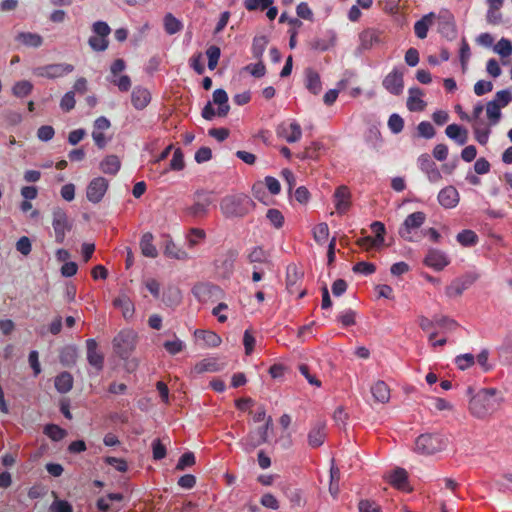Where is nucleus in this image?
Returning <instances> with one entry per match:
<instances>
[{
	"mask_svg": "<svg viewBox=\"0 0 512 512\" xmlns=\"http://www.w3.org/2000/svg\"><path fill=\"white\" fill-rule=\"evenodd\" d=\"M498 394L495 388H483L473 395L469 402L470 413L479 419H483L496 411L500 405V400L496 397Z\"/></svg>",
	"mask_w": 512,
	"mask_h": 512,
	"instance_id": "obj_1",
	"label": "nucleus"
},
{
	"mask_svg": "<svg viewBox=\"0 0 512 512\" xmlns=\"http://www.w3.org/2000/svg\"><path fill=\"white\" fill-rule=\"evenodd\" d=\"M254 207V201L244 193L226 195L220 201V211L225 218H242Z\"/></svg>",
	"mask_w": 512,
	"mask_h": 512,
	"instance_id": "obj_2",
	"label": "nucleus"
},
{
	"mask_svg": "<svg viewBox=\"0 0 512 512\" xmlns=\"http://www.w3.org/2000/svg\"><path fill=\"white\" fill-rule=\"evenodd\" d=\"M448 440L440 433L421 434L415 442V450L418 453L431 455L444 450Z\"/></svg>",
	"mask_w": 512,
	"mask_h": 512,
	"instance_id": "obj_3",
	"label": "nucleus"
},
{
	"mask_svg": "<svg viewBox=\"0 0 512 512\" xmlns=\"http://www.w3.org/2000/svg\"><path fill=\"white\" fill-rule=\"evenodd\" d=\"M112 343L114 352L126 360L136 348L137 334L133 330H122L114 337Z\"/></svg>",
	"mask_w": 512,
	"mask_h": 512,
	"instance_id": "obj_4",
	"label": "nucleus"
},
{
	"mask_svg": "<svg viewBox=\"0 0 512 512\" xmlns=\"http://www.w3.org/2000/svg\"><path fill=\"white\" fill-rule=\"evenodd\" d=\"M426 221V214L422 211H417L409 214L399 228V235L405 241L414 242L415 238L413 233L419 229Z\"/></svg>",
	"mask_w": 512,
	"mask_h": 512,
	"instance_id": "obj_5",
	"label": "nucleus"
},
{
	"mask_svg": "<svg viewBox=\"0 0 512 512\" xmlns=\"http://www.w3.org/2000/svg\"><path fill=\"white\" fill-rule=\"evenodd\" d=\"M52 227L55 233V241L62 244L65 240L66 233L72 229V224L68 219L66 211L62 208H55L52 213Z\"/></svg>",
	"mask_w": 512,
	"mask_h": 512,
	"instance_id": "obj_6",
	"label": "nucleus"
},
{
	"mask_svg": "<svg viewBox=\"0 0 512 512\" xmlns=\"http://www.w3.org/2000/svg\"><path fill=\"white\" fill-rule=\"evenodd\" d=\"M74 71V66L67 63H55L44 66L35 67L32 70L33 75L37 77L56 79L63 77Z\"/></svg>",
	"mask_w": 512,
	"mask_h": 512,
	"instance_id": "obj_7",
	"label": "nucleus"
},
{
	"mask_svg": "<svg viewBox=\"0 0 512 512\" xmlns=\"http://www.w3.org/2000/svg\"><path fill=\"white\" fill-rule=\"evenodd\" d=\"M237 257V251L230 249L215 260V269L221 278L229 279L232 276Z\"/></svg>",
	"mask_w": 512,
	"mask_h": 512,
	"instance_id": "obj_8",
	"label": "nucleus"
},
{
	"mask_svg": "<svg viewBox=\"0 0 512 512\" xmlns=\"http://www.w3.org/2000/svg\"><path fill=\"white\" fill-rule=\"evenodd\" d=\"M210 194L205 191H197L195 196L198 197V200L185 209V214L193 218L205 217L208 214L209 206L213 202Z\"/></svg>",
	"mask_w": 512,
	"mask_h": 512,
	"instance_id": "obj_9",
	"label": "nucleus"
},
{
	"mask_svg": "<svg viewBox=\"0 0 512 512\" xmlns=\"http://www.w3.org/2000/svg\"><path fill=\"white\" fill-rule=\"evenodd\" d=\"M192 293L199 302L207 303L219 299L223 291L212 283H198L192 288Z\"/></svg>",
	"mask_w": 512,
	"mask_h": 512,
	"instance_id": "obj_10",
	"label": "nucleus"
},
{
	"mask_svg": "<svg viewBox=\"0 0 512 512\" xmlns=\"http://www.w3.org/2000/svg\"><path fill=\"white\" fill-rule=\"evenodd\" d=\"M478 276L474 273H466L465 275L454 279L447 287L446 294L448 297H457L468 289L476 280Z\"/></svg>",
	"mask_w": 512,
	"mask_h": 512,
	"instance_id": "obj_11",
	"label": "nucleus"
},
{
	"mask_svg": "<svg viewBox=\"0 0 512 512\" xmlns=\"http://www.w3.org/2000/svg\"><path fill=\"white\" fill-rule=\"evenodd\" d=\"M108 187L109 183L104 177L92 179L87 186V199L94 204L99 203L106 194Z\"/></svg>",
	"mask_w": 512,
	"mask_h": 512,
	"instance_id": "obj_12",
	"label": "nucleus"
},
{
	"mask_svg": "<svg viewBox=\"0 0 512 512\" xmlns=\"http://www.w3.org/2000/svg\"><path fill=\"white\" fill-rule=\"evenodd\" d=\"M417 162L420 170L427 175L430 182L437 183L442 179L440 170L429 154H421Z\"/></svg>",
	"mask_w": 512,
	"mask_h": 512,
	"instance_id": "obj_13",
	"label": "nucleus"
},
{
	"mask_svg": "<svg viewBox=\"0 0 512 512\" xmlns=\"http://www.w3.org/2000/svg\"><path fill=\"white\" fill-rule=\"evenodd\" d=\"M423 263L427 267L441 271L450 264V259L443 251L431 248L428 250Z\"/></svg>",
	"mask_w": 512,
	"mask_h": 512,
	"instance_id": "obj_14",
	"label": "nucleus"
},
{
	"mask_svg": "<svg viewBox=\"0 0 512 512\" xmlns=\"http://www.w3.org/2000/svg\"><path fill=\"white\" fill-rule=\"evenodd\" d=\"M383 87L394 95L402 93L404 88L403 83V72L394 68L388 75L383 79Z\"/></svg>",
	"mask_w": 512,
	"mask_h": 512,
	"instance_id": "obj_15",
	"label": "nucleus"
},
{
	"mask_svg": "<svg viewBox=\"0 0 512 512\" xmlns=\"http://www.w3.org/2000/svg\"><path fill=\"white\" fill-rule=\"evenodd\" d=\"M87 361L95 368L96 372H100L104 367V355L98 350V343L95 339L86 340Z\"/></svg>",
	"mask_w": 512,
	"mask_h": 512,
	"instance_id": "obj_16",
	"label": "nucleus"
},
{
	"mask_svg": "<svg viewBox=\"0 0 512 512\" xmlns=\"http://www.w3.org/2000/svg\"><path fill=\"white\" fill-rule=\"evenodd\" d=\"M273 424L272 418L269 416L265 425L259 427L257 430L250 432L245 438V442L250 448H255L268 440V431Z\"/></svg>",
	"mask_w": 512,
	"mask_h": 512,
	"instance_id": "obj_17",
	"label": "nucleus"
},
{
	"mask_svg": "<svg viewBox=\"0 0 512 512\" xmlns=\"http://www.w3.org/2000/svg\"><path fill=\"white\" fill-rule=\"evenodd\" d=\"M222 369V365L217 358L210 357L197 362L190 370L191 377H197L205 372H218Z\"/></svg>",
	"mask_w": 512,
	"mask_h": 512,
	"instance_id": "obj_18",
	"label": "nucleus"
},
{
	"mask_svg": "<svg viewBox=\"0 0 512 512\" xmlns=\"http://www.w3.org/2000/svg\"><path fill=\"white\" fill-rule=\"evenodd\" d=\"M351 193L346 186H339L334 193V204L339 214H344L348 211L351 204Z\"/></svg>",
	"mask_w": 512,
	"mask_h": 512,
	"instance_id": "obj_19",
	"label": "nucleus"
},
{
	"mask_svg": "<svg viewBox=\"0 0 512 512\" xmlns=\"http://www.w3.org/2000/svg\"><path fill=\"white\" fill-rule=\"evenodd\" d=\"M459 193L457 189L453 186H447L440 190L438 194V202L439 204L447 209H451L457 206L459 203Z\"/></svg>",
	"mask_w": 512,
	"mask_h": 512,
	"instance_id": "obj_20",
	"label": "nucleus"
},
{
	"mask_svg": "<svg viewBox=\"0 0 512 512\" xmlns=\"http://www.w3.org/2000/svg\"><path fill=\"white\" fill-rule=\"evenodd\" d=\"M326 438V424L318 421L308 433V443L312 448L320 447Z\"/></svg>",
	"mask_w": 512,
	"mask_h": 512,
	"instance_id": "obj_21",
	"label": "nucleus"
},
{
	"mask_svg": "<svg viewBox=\"0 0 512 512\" xmlns=\"http://www.w3.org/2000/svg\"><path fill=\"white\" fill-rule=\"evenodd\" d=\"M113 306L122 312V316L126 319H132L135 313L133 301L125 293H121L113 300Z\"/></svg>",
	"mask_w": 512,
	"mask_h": 512,
	"instance_id": "obj_22",
	"label": "nucleus"
},
{
	"mask_svg": "<svg viewBox=\"0 0 512 512\" xmlns=\"http://www.w3.org/2000/svg\"><path fill=\"white\" fill-rule=\"evenodd\" d=\"M381 32L379 30L368 28L359 35L361 47L365 50L371 49L374 45L382 42Z\"/></svg>",
	"mask_w": 512,
	"mask_h": 512,
	"instance_id": "obj_23",
	"label": "nucleus"
},
{
	"mask_svg": "<svg viewBox=\"0 0 512 512\" xmlns=\"http://www.w3.org/2000/svg\"><path fill=\"white\" fill-rule=\"evenodd\" d=\"M389 483L400 490H408V474L405 469L397 468L393 470L388 476Z\"/></svg>",
	"mask_w": 512,
	"mask_h": 512,
	"instance_id": "obj_24",
	"label": "nucleus"
},
{
	"mask_svg": "<svg viewBox=\"0 0 512 512\" xmlns=\"http://www.w3.org/2000/svg\"><path fill=\"white\" fill-rule=\"evenodd\" d=\"M435 17V13L430 12L414 24V32L419 39H425L427 37L429 28L432 26Z\"/></svg>",
	"mask_w": 512,
	"mask_h": 512,
	"instance_id": "obj_25",
	"label": "nucleus"
},
{
	"mask_svg": "<svg viewBox=\"0 0 512 512\" xmlns=\"http://www.w3.org/2000/svg\"><path fill=\"white\" fill-rule=\"evenodd\" d=\"M150 92L142 87H135L131 94V102L136 109H144L150 102Z\"/></svg>",
	"mask_w": 512,
	"mask_h": 512,
	"instance_id": "obj_26",
	"label": "nucleus"
},
{
	"mask_svg": "<svg viewBox=\"0 0 512 512\" xmlns=\"http://www.w3.org/2000/svg\"><path fill=\"white\" fill-rule=\"evenodd\" d=\"M371 394L375 401L382 404L387 403L390 400V389L382 380H378L371 386Z\"/></svg>",
	"mask_w": 512,
	"mask_h": 512,
	"instance_id": "obj_27",
	"label": "nucleus"
},
{
	"mask_svg": "<svg viewBox=\"0 0 512 512\" xmlns=\"http://www.w3.org/2000/svg\"><path fill=\"white\" fill-rule=\"evenodd\" d=\"M164 255L168 258L177 260L189 259L188 253L185 250L178 248L170 236H166Z\"/></svg>",
	"mask_w": 512,
	"mask_h": 512,
	"instance_id": "obj_28",
	"label": "nucleus"
},
{
	"mask_svg": "<svg viewBox=\"0 0 512 512\" xmlns=\"http://www.w3.org/2000/svg\"><path fill=\"white\" fill-rule=\"evenodd\" d=\"M194 335L196 338L203 340L205 346L208 348H216L222 342L221 337L217 333L210 330L197 329L194 331Z\"/></svg>",
	"mask_w": 512,
	"mask_h": 512,
	"instance_id": "obj_29",
	"label": "nucleus"
},
{
	"mask_svg": "<svg viewBox=\"0 0 512 512\" xmlns=\"http://www.w3.org/2000/svg\"><path fill=\"white\" fill-rule=\"evenodd\" d=\"M213 104L218 105L217 115L226 116L229 112L228 95L224 89H216L213 92Z\"/></svg>",
	"mask_w": 512,
	"mask_h": 512,
	"instance_id": "obj_30",
	"label": "nucleus"
},
{
	"mask_svg": "<svg viewBox=\"0 0 512 512\" xmlns=\"http://www.w3.org/2000/svg\"><path fill=\"white\" fill-rule=\"evenodd\" d=\"M153 235L150 232H146L142 235L140 240V249L145 257L156 258L158 251L153 244Z\"/></svg>",
	"mask_w": 512,
	"mask_h": 512,
	"instance_id": "obj_31",
	"label": "nucleus"
},
{
	"mask_svg": "<svg viewBox=\"0 0 512 512\" xmlns=\"http://www.w3.org/2000/svg\"><path fill=\"white\" fill-rule=\"evenodd\" d=\"M100 170L108 175H116L121 167V162L116 155L105 157L100 163Z\"/></svg>",
	"mask_w": 512,
	"mask_h": 512,
	"instance_id": "obj_32",
	"label": "nucleus"
},
{
	"mask_svg": "<svg viewBox=\"0 0 512 512\" xmlns=\"http://www.w3.org/2000/svg\"><path fill=\"white\" fill-rule=\"evenodd\" d=\"M73 387V377L69 372H61L55 378V388L59 393L65 394Z\"/></svg>",
	"mask_w": 512,
	"mask_h": 512,
	"instance_id": "obj_33",
	"label": "nucleus"
},
{
	"mask_svg": "<svg viewBox=\"0 0 512 512\" xmlns=\"http://www.w3.org/2000/svg\"><path fill=\"white\" fill-rule=\"evenodd\" d=\"M456 240L463 247H472L478 243L479 238L473 230L464 229L457 234Z\"/></svg>",
	"mask_w": 512,
	"mask_h": 512,
	"instance_id": "obj_34",
	"label": "nucleus"
},
{
	"mask_svg": "<svg viewBox=\"0 0 512 512\" xmlns=\"http://www.w3.org/2000/svg\"><path fill=\"white\" fill-rule=\"evenodd\" d=\"M16 40L29 47H40L43 39L39 34L31 32H21L16 36Z\"/></svg>",
	"mask_w": 512,
	"mask_h": 512,
	"instance_id": "obj_35",
	"label": "nucleus"
},
{
	"mask_svg": "<svg viewBox=\"0 0 512 512\" xmlns=\"http://www.w3.org/2000/svg\"><path fill=\"white\" fill-rule=\"evenodd\" d=\"M306 88L314 95L319 94L322 90L319 74L311 69L306 73Z\"/></svg>",
	"mask_w": 512,
	"mask_h": 512,
	"instance_id": "obj_36",
	"label": "nucleus"
},
{
	"mask_svg": "<svg viewBox=\"0 0 512 512\" xmlns=\"http://www.w3.org/2000/svg\"><path fill=\"white\" fill-rule=\"evenodd\" d=\"M485 110L489 124L497 125L502 115L500 105L491 100L486 104Z\"/></svg>",
	"mask_w": 512,
	"mask_h": 512,
	"instance_id": "obj_37",
	"label": "nucleus"
},
{
	"mask_svg": "<svg viewBox=\"0 0 512 512\" xmlns=\"http://www.w3.org/2000/svg\"><path fill=\"white\" fill-rule=\"evenodd\" d=\"M164 28L167 34L174 35L182 30L183 24L171 13H168L164 17Z\"/></svg>",
	"mask_w": 512,
	"mask_h": 512,
	"instance_id": "obj_38",
	"label": "nucleus"
},
{
	"mask_svg": "<svg viewBox=\"0 0 512 512\" xmlns=\"http://www.w3.org/2000/svg\"><path fill=\"white\" fill-rule=\"evenodd\" d=\"M268 256V253L261 246H255L249 251L247 259L251 264H262L268 262Z\"/></svg>",
	"mask_w": 512,
	"mask_h": 512,
	"instance_id": "obj_39",
	"label": "nucleus"
},
{
	"mask_svg": "<svg viewBox=\"0 0 512 512\" xmlns=\"http://www.w3.org/2000/svg\"><path fill=\"white\" fill-rule=\"evenodd\" d=\"M163 347L170 355H176L181 353L186 348V344L184 341L179 339L176 334H173V339L166 340L163 343Z\"/></svg>",
	"mask_w": 512,
	"mask_h": 512,
	"instance_id": "obj_40",
	"label": "nucleus"
},
{
	"mask_svg": "<svg viewBox=\"0 0 512 512\" xmlns=\"http://www.w3.org/2000/svg\"><path fill=\"white\" fill-rule=\"evenodd\" d=\"M33 90V84L28 80L16 82L12 87V93L15 97L23 98L28 96Z\"/></svg>",
	"mask_w": 512,
	"mask_h": 512,
	"instance_id": "obj_41",
	"label": "nucleus"
},
{
	"mask_svg": "<svg viewBox=\"0 0 512 512\" xmlns=\"http://www.w3.org/2000/svg\"><path fill=\"white\" fill-rule=\"evenodd\" d=\"M435 324L436 327L440 328L443 332H451L458 327V323L448 316L435 315Z\"/></svg>",
	"mask_w": 512,
	"mask_h": 512,
	"instance_id": "obj_42",
	"label": "nucleus"
},
{
	"mask_svg": "<svg viewBox=\"0 0 512 512\" xmlns=\"http://www.w3.org/2000/svg\"><path fill=\"white\" fill-rule=\"evenodd\" d=\"M313 238L318 244H324L329 237V227L327 223H319L314 226L313 230Z\"/></svg>",
	"mask_w": 512,
	"mask_h": 512,
	"instance_id": "obj_43",
	"label": "nucleus"
},
{
	"mask_svg": "<svg viewBox=\"0 0 512 512\" xmlns=\"http://www.w3.org/2000/svg\"><path fill=\"white\" fill-rule=\"evenodd\" d=\"M88 45L95 52H103L108 49L109 40L108 38L92 35L88 39Z\"/></svg>",
	"mask_w": 512,
	"mask_h": 512,
	"instance_id": "obj_44",
	"label": "nucleus"
},
{
	"mask_svg": "<svg viewBox=\"0 0 512 512\" xmlns=\"http://www.w3.org/2000/svg\"><path fill=\"white\" fill-rule=\"evenodd\" d=\"M493 50L502 58L509 57L512 54V42L507 38H501L494 45Z\"/></svg>",
	"mask_w": 512,
	"mask_h": 512,
	"instance_id": "obj_45",
	"label": "nucleus"
},
{
	"mask_svg": "<svg viewBox=\"0 0 512 512\" xmlns=\"http://www.w3.org/2000/svg\"><path fill=\"white\" fill-rule=\"evenodd\" d=\"M268 40L265 36L255 37L252 43V54L256 59H260L266 49Z\"/></svg>",
	"mask_w": 512,
	"mask_h": 512,
	"instance_id": "obj_46",
	"label": "nucleus"
},
{
	"mask_svg": "<svg viewBox=\"0 0 512 512\" xmlns=\"http://www.w3.org/2000/svg\"><path fill=\"white\" fill-rule=\"evenodd\" d=\"M44 433L53 441H60L66 435V431L56 424L46 425L44 428Z\"/></svg>",
	"mask_w": 512,
	"mask_h": 512,
	"instance_id": "obj_47",
	"label": "nucleus"
},
{
	"mask_svg": "<svg viewBox=\"0 0 512 512\" xmlns=\"http://www.w3.org/2000/svg\"><path fill=\"white\" fill-rule=\"evenodd\" d=\"M339 481H340V471L337 467L332 465V467L330 469L329 491L333 497H336L339 493Z\"/></svg>",
	"mask_w": 512,
	"mask_h": 512,
	"instance_id": "obj_48",
	"label": "nucleus"
},
{
	"mask_svg": "<svg viewBox=\"0 0 512 512\" xmlns=\"http://www.w3.org/2000/svg\"><path fill=\"white\" fill-rule=\"evenodd\" d=\"M266 217L270 221L271 225H273L276 229H280L284 224V216L278 209H268Z\"/></svg>",
	"mask_w": 512,
	"mask_h": 512,
	"instance_id": "obj_49",
	"label": "nucleus"
},
{
	"mask_svg": "<svg viewBox=\"0 0 512 512\" xmlns=\"http://www.w3.org/2000/svg\"><path fill=\"white\" fill-rule=\"evenodd\" d=\"M206 238V233L200 228H191L187 235L189 247H194Z\"/></svg>",
	"mask_w": 512,
	"mask_h": 512,
	"instance_id": "obj_50",
	"label": "nucleus"
},
{
	"mask_svg": "<svg viewBox=\"0 0 512 512\" xmlns=\"http://www.w3.org/2000/svg\"><path fill=\"white\" fill-rule=\"evenodd\" d=\"M475 363V357L471 353L460 354L455 358V364L458 369L466 370L473 366Z\"/></svg>",
	"mask_w": 512,
	"mask_h": 512,
	"instance_id": "obj_51",
	"label": "nucleus"
},
{
	"mask_svg": "<svg viewBox=\"0 0 512 512\" xmlns=\"http://www.w3.org/2000/svg\"><path fill=\"white\" fill-rule=\"evenodd\" d=\"M273 0H244V7L248 11L265 10L272 5Z\"/></svg>",
	"mask_w": 512,
	"mask_h": 512,
	"instance_id": "obj_52",
	"label": "nucleus"
},
{
	"mask_svg": "<svg viewBox=\"0 0 512 512\" xmlns=\"http://www.w3.org/2000/svg\"><path fill=\"white\" fill-rule=\"evenodd\" d=\"M91 30L94 35L101 36L104 38H108L109 34L111 33V28L105 21H96L92 24Z\"/></svg>",
	"mask_w": 512,
	"mask_h": 512,
	"instance_id": "obj_53",
	"label": "nucleus"
},
{
	"mask_svg": "<svg viewBox=\"0 0 512 512\" xmlns=\"http://www.w3.org/2000/svg\"><path fill=\"white\" fill-rule=\"evenodd\" d=\"M445 132L458 145H464L468 140V130H445Z\"/></svg>",
	"mask_w": 512,
	"mask_h": 512,
	"instance_id": "obj_54",
	"label": "nucleus"
},
{
	"mask_svg": "<svg viewBox=\"0 0 512 512\" xmlns=\"http://www.w3.org/2000/svg\"><path fill=\"white\" fill-rule=\"evenodd\" d=\"M352 270L354 273L367 276L373 274L376 271V266L370 262L360 261L353 266Z\"/></svg>",
	"mask_w": 512,
	"mask_h": 512,
	"instance_id": "obj_55",
	"label": "nucleus"
},
{
	"mask_svg": "<svg viewBox=\"0 0 512 512\" xmlns=\"http://www.w3.org/2000/svg\"><path fill=\"white\" fill-rule=\"evenodd\" d=\"M16 250L23 256H28L32 251L31 240L27 236L20 237L16 242Z\"/></svg>",
	"mask_w": 512,
	"mask_h": 512,
	"instance_id": "obj_56",
	"label": "nucleus"
},
{
	"mask_svg": "<svg viewBox=\"0 0 512 512\" xmlns=\"http://www.w3.org/2000/svg\"><path fill=\"white\" fill-rule=\"evenodd\" d=\"M113 83L121 92H127L131 88V79L128 75H122L110 78Z\"/></svg>",
	"mask_w": 512,
	"mask_h": 512,
	"instance_id": "obj_57",
	"label": "nucleus"
},
{
	"mask_svg": "<svg viewBox=\"0 0 512 512\" xmlns=\"http://www.w3.org/2000/svg\"><path fill=\"white\" fill-rule=\"evenodd\" d=\"M356 313L352 309H347L338 315V321L344 326L349 327L356 323Z\"/></svg>",
	"mask_w": 512,
	"mask_h": 512,
	"instance_id": "obj_58",
	"label": "nucleus"
},
{
	"mask_svg": "<svg viewBox=\"0 0 512 512\" xmlns=\"http://www.w3.org/2000/svg\"><path fill=\"white\" fill-rule=\"evenodd\" d=\"M371 230L375 234L376 242L383 245L384 243V236L386 233L385 225L380 221H374L370 225Z\"/></svg>",
	"mask_w": 512,
	"mask_h": 512,
	"instance_id": "obj_59",
	"label": "nucleus"
},
{
	"mask_svg": "<svg viewBox=\"0 0 512 512\" xmlns=\"http://www.w3.org/2000/svg\"><path fill=\"white\" fill-rule=\"evenodd\" d=\"M278 136L288 143H294L301 139V130H278Z\"/></svg>",
	"mask_w": 512,
	"mask_h": 512,
	"instance_id": "obj_60",
	"label": "nucleus"
},
{
	"mask_svg": "<svg viewBox=\"0 0 512 512\" xmlns=\"http://www.w3.org/2000/svg\"><path fill=\"white\" fill-rule=\"evenodd\" d=\"M493 101L502 109L512 101V94L508 90H500L496 92Z\"/></svg>",
	"mask_w": 512,
	"mask_h": 512,
	"instance_id": "obj_61",
	"label": "nucleus"
},
{
	"mask_svg": "<svg viewBox=\"0 0 512 512\" xmlns=\"http://www.w3.org/2000/svg\"><path fill=\"white\" fill-rule=\"evenodd\" d=\"M195 464V455L192 452H186L181 455L179 458L176 469L184 470L186 467L192 466Z\"/></svg>",
	"mask_w": 512,
	"mask_h": 512,
	"instance_id": "obj_62",
	"label": "nucleus"
},
{
	"mask_svg": "<svg viewBox=\"0 0 512 512\" xmlns=\"http://www.w3.org/2000/svg\"><path fill=\"white\" fill-rule=\"evenodd\" d=\"M359 512H382L380 506L371 500H361L358 504Z\"/></svg>",
	"mask_w": 512,
	"mask_h": 512,
	"instance_id": "obj_63",
	"label": "nucleus"
},
{
	"mask_svg": "<svg viewBox=\"0 0 512 512\" xmlns=\"http://www.w3.org/2000/svg\"><path fill=\"white\" fill-rule=\"evenodd\" d=\"M51 512H73L72 505L65 500H55L50 505Z\"/></svg>",
	"mask_w": 512,
	"mask_h": 512,
	"instance_id": "obj_64",
	"label": "nucleus"
}]
</instances>
